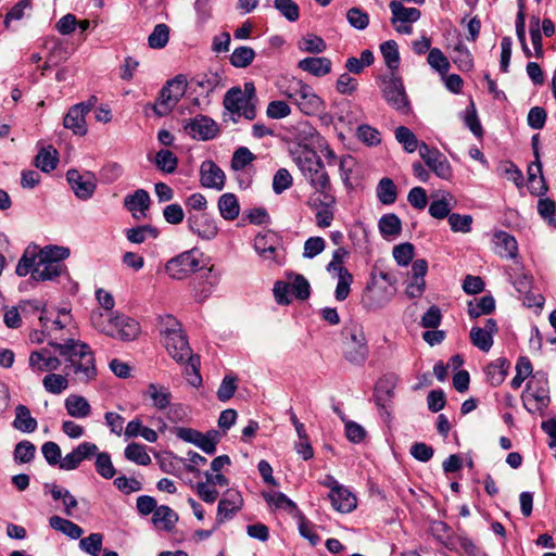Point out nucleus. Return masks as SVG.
Listing matches in <instances>:
<instances>
[{
    "instance_id": "1",
    "label": "nucleus",
    "mask_w": 556,
    "mask_h": 556,
    "mask_svg": "<svg viewBox=\"0 0 556 556\" xmlns=\"http://www.w3.org/2000/svg\"><path fill=\"white\" fill-rule=\"evenodd\" d=\"M294 161L304 178L315 190L317 198L315 204L319 206H332L336 198L332 193L331 181L320 156L309 149H304L298 153Z\"/></svg>"
},
{
    "instance_id": "2",
    "label": "nucleus",
    "mask_w": 556,
    "mask_h": 556,
    "mask_svg": "<svg viewBox=\"0 0 556 556\" xmlns=\"http://www.w3.org/2000/svg\"><path fill=\"white\" fill-rule=\"evenodd\" d=\"M61 356L68 362L75 379L81 383H89L97 377V367L93 352L90 346L79 340L68 339L64 343H53Z\"/></svg>"
},
{
    "instance_id": "3",
    "label": "nucleus",
    "mask_w": 556,
    "mask_h": 556,
    "mask_svg": "<svg viewBox=\"0 0 556 556\" xmlns=\"http://www.w3.org/2000/svg\"><path fill=\"white\" fill-rule=\"evenodd\" d=\"M280 92L305 115H316L325 110V102L314 89L295 77L287 78L279 85Z\"/></svg>"
},
{
    "instance_id": "4",
    "label": "nucleus",
    "mask_w": 556,
    "mask_h": 556,
    "mask_svg": "<svg viewBox=\"0 0 556 556\" xmlns=\"http://www.w3.org/2000/svg\"><path fill=\"white\" fill-rule=\"evenodd\" d=\"M65 271L64 264H56L52 261L43 260L34 251L26 250L22 258L18 261L15 273L20 277L28 274L36 281L53 280Z\"/></svg>"
},
{
    "instance_id": "5",
    "label": "nucleus",
    "mask_w": 556,
    "mask_h": 556,
    "mask_svg": "<svg viewBox=\"0 0 556 556\" xmlns=\"http://www.w3.org/2000/svg\"><path fill=\"white\" fill-rule=\"evenodd\" d=\"M255 88L252 83L244 85V90L240 87L230 88L224 97V108L238 117L243 116L249 121H253L256 117L255 108ZM232 121L237 123V118L232 116Z\"/></svg>"
},
{
    "instance_id": "6",
    "label": "nucleus",
    "mask_w": 556,
    "mask_h": 556,
    "mask_svg": "<svg viewBox=\"0 0 556 556\" xmlns=\"http://www.w3.org/2000/svg\"><path fill=\"white\" fill-rule=\"evenodd\" d=\"M523 405L530 413L546 408L549 404V388L546 374L536 371L527 382Z\"/></svg>"
},
{
    "instance_id": "7",
    "label": "nucleus",
    "mask_w": 556,
    "mask_h": 556,
    "mask_svg": "<svg viewBox=\"0 0 556 556\" xmlns=\"http://www.w3.org/2000/svg\"><path fill=\"white\" fill-rule=\"evenodd\" d=\"M343 334L344 357L352 364H363L367 358L368 348L362 326L351 324L344 328Z\"/></svg>"
},
{
    "instance_id": "8",
    "label": "nucleus",
    "mask_w": 556,
    "mask_h": 556,
    "mask_svg": "<svg viewBox=\"0 0 556 556\" xmlns=\"http://www.w3.org/2000/svg\"><path fill=\"white\" fill-rule=\"evenodd\" d=\"M381 92L387 103L401 114L410 112V104L402 79L394 73L381 79Z\"/></svg>"
},
{
    "instance_id": "9",
    "label": "nucleus",
    "mask_w": 556,
    "mask_h": 556,
    "mask_svg": "<svg viewBox=\"0 0 556 556\" xmlns=\"http://www.w3.org/2000/svg\"><path fill=\"white\" fill-rule=\"evenodd\" d=\"M187 81L182 75L176 76L166 83L161 89L159 98L153 105L154 112L159 116L167 115L179 102L186 92Z\"/></svg>"
},
{
    "instance_id": "10",
    "label": "nucleus",
    "mask_w": 556,
    "mask_h": 556,
    "mask_svg": "<svg viewBox=\"0 0 556 556\" xmlns=\"http://www.w3.org/2000/svg\"><path fill=\"white\" fill-rule=\"evenodd\" d=\"M243 506V498L241 493L236 489H227L217 505V513L215 518V529H218L223 523L232 519Z\"/></svg>"
},
{
    "instance_id": "11",
    "label": "nucleus",
    "mask_w": 556,
    "mask_h": 556,
    "mask_svg": "<svg viewBox=\"0 0 556 556\" xmlns=\"http://www.w3.org/2000/svg\"><path fill=\"white\" fill-rule=\"evenodd\" d=\"M97 103L94 96L90 97L87 102H80L73 105L63 118V126L71 129L75 135L84 136L87 134L86 115Z\"/></svg>"
},
{
    "instance_id": "12",
    "label": "nucleus",
    "mask_w": 556,
    "mask_h": 556,
    "mask_svg": "<svg viewBox=\"0 0 556 556\" xmlns=\"http://www.w3.org/2000/svg\"><path fill=\"white\" fill-rule=\"evenodd\" d=\"M200 261L193 251H186L166 263L165 270L173 279L181 280L199 269Z\"/></svg>"
},
{
    "instance_id": "13",
    "label": "nucleus",
    "mask_w": 556,
    "mask_h": 556,
    "mask_svg": "<svg viewBox=\"0 0 556 556\" xmlns=\"http://www.w3.org/2000/svg\"><path fill=\"white\" fill-rule=\"evenodd\" d=\"M66 179L75 195L83 201L89 200L97 188V178L90 173H79L77 169H70Z\"/></svg>"
},
{
    "instance_id": "14",
    "label": "nucleus",
    "mask_w": 556,
    "mask_h": 556,
    "mask_svg": "<svg viewBox=\"0 0 556 556\" xmlns=\"http://www.w3.org/2000/svg\"><path fill=\"white\" fill-rule=\"evenodd\" d=\"M419 155L430 169L442 179L452 177V168L447 159L437 149H431L427 143L419 146Z\"/></svg>"
},
{
    "instance_id": "15",
    "label": "nucleus",
    "mask_w": 556,
    "mask_h": 556,
    "mask_svg": "<svg viewBox=\"0 0 556 556\" xmlns=\"http://www.w3.org/2000/svg\"><path fill=\"white\" fill-rule=\"evenodd\" d=\"M394 291L384 286H379L372 280L367 285L362 294V304L366 309L375 311L387 305L393 298Z\"/></svg>"
},
{
    "instance_id": "16",
    "label": "nucleus",
    "mask_w": 556,
    "mask_h": 556,
    "mask_svg": "<svg viewBox=\"0 0 556 556\" xmlns=\"http://www.w3.org/2000/svg\"><path fill=\"white\" fill-rule=\"evenodd\" d=\"M185 130L191 138L206 141L216 137L218 126L211 117L197 115L187 122Z\"/></svg>"
},
{
    "instance_id": "17",
    "label": "nucleus",
    "mask_w": 556,
    "mask_h": 556,
    "mask_svg": "<svg viewBox=\"0 0 556 556\" xmlns=\"http://www.w3.org/2000/svg\"><path fill=\"white\" fill-rule=\"evenodd\" d=\"M25 304L29 305L34 311L41 312L39 320L42 334L51 336L54 330L65 328L71 321L70 313L66 309L59 311L56 318L52 320L47 316L46 307L39 301H28Z\"/></svg>"
},
{
    "instance_id": "18",
    "label": "nucleus",
    "mask_w": 556,
    "mask_h": 556,
    "mask_svg": "<svg viewBox=\"0 0 556 556\" xmlns=\"http://www.w3.org/2000/svg\"><path fill=\"white\" fill-rule=\"evenodd\" d=\"M187 222L190 231L202 239L211 240L218 232L215 220L205 212L189 213Z\"/></svg>"
},
{
    "instance_id": "19",
    "label": "nucleus",
    "mask_w": 556,
    "mask_h": 556,
    "mask_svg": "<svg viewBox=\"0 0 556 556\" xmlns=\"http://www.w3.org/2000/svg\"><path fill=\"white\" fill-rule=\"evenodd\" d=\"M200 184L204 188L220 191L226 185L224 170L212 160L203 161L200 165Z\"/></svg>"
},
{
    "instance_id": "20",
    "label": "nucleus",
    "mask_w": 556,
    "mask_h": 556,
    "mask_svg": "<svg viewBox=\"0 0 556 556\" xmlns=\"http://www.w3.org/2000/svg\"><path fill=\"white\" fill-rule=\"evenodd\" d=\"M220 274L213 267L207 268L192 281L193 298L197 302L205 301L218 285Z\"/></svg>"
},
{
    "instance_id": "21",
    "label": "nucleus",
    "mask_w": 556,
    "mask_h": 556,
    "mask_svg": "<svg viewBox=\"0 0 556 556\" xmlns=\"http://www.w3.org/2000/svg\"><path fill=\"white\" fill-rule=\"evenodd\" d=\"M428 271V263L424 258L413 262L410 281L407 283L405 293L410 299L420 298L426 289L425 276Z\"/></svg>"
},
{
    "instance_id": "22",
    "label": "nucleus",
    "mask_w": 556,
    "mask_h": 556,
    "mask_svg": "<svg viewBox=\"0 0 556 556\" xmlns=\"http://www.w3.org/2000/svg\"><path fill=\"white\" fill-rule=\"evenodd\" d=\"M98 452V446L91 442H83L75 447L71 453L62 457L60 469L62 470H74L78 468L85 459H90Z\"/></svg>"
},
{
    "instance_id": "23",
    "label": "nucleus",
    "mask_w": 556,
    "mask_h": 556,
    "mask_svg": "<svg viewBox=\"0 0 556 556\" xmlns=\"http://www.w3.org/2000/svg\"><path fill=\"white\" fill-rule=\"evenodd\" d=\"M29 368L35 374L52 372L61 366V361L51 355L47 348L33 351L28 359Z\"/></svg>"
},
{
    "instance_id": "24",
    "label": "nucleus",
    "mask_w": 556,
    "mask_h": 556,
    "mask_svg": "<svg viewBox=\"0 0 556 556\" xmlns=\"http://www.w3.org/2000/svg\"><path fill=\"white\" fill-rule=\"evenodd\" d=\"M113 324L110 337L114 339L130 341L136 339L140 332L139 324L135 319L125 315L114 316Z\"/></svg>"
},
{
    "instance_id": "25",
    "label": "nucleus",
    "mask_w": 556,
    "mask_h": 556,
    "mask_svg": "<svg viewBox=\"0 0 556 556\" xmlns=\"http://www.w3.org/2000/svg\"><path fill=\"white\" fill-rule=\"evenodd\" d=\"M113 324L110 337L114 339L130 341L136 339L140 332L139 324L135 319L125 315L114 316Z\"/></svg>"
},
{
    "instance_id": "26",
    "label": "nucleus",
    "mask_w": 556,
    "mask_h": 556,
    "mask_svg": "<svg viewBox=\"0 0 556 556\" xmlns=\"http://www.w3.org/2000/svg\"><path fill=\"white\" fill-rule=\"evenodd\" d=\"M279 238L274 231L258 233L254 239L255 252L266 261H275Z\"/></svg>"
},
{
    "instance_id": "27",
    "label": "nucleus",
    "mask_w": 556,
    "mask_h": 556,
    "mask_svg": "<svg viewBox=\"0 0 556 556\" xmlns=\"http://www.w3.org/2000/svg\"><path fill=\"white\" fill-rule=\"evenodd\" d=\"M163 344L168 354L178 363H184L191 354V349L184 332L173 333V337H165Z\"/></svg>"
},
{
    "instance_id": "28",
    "label": "nucleus",
    "mask_w": 556,
    "mask_h": 556,
    "mask_svg": "<svg viewBox=\"0 0 556 556\" xmlns=\"http://www.w3.org/2000/svg\"><path fill=\"white\" fill-rule=\"evenodd\" d=\"M389 8L391 10V24L396 26V24H413L417 22L421 13L416 8H406L404 4L397 0H392L389 3Z\"/></svg>"
},
{
    "instance_id": "29",
    "label": "nucleus",
    "mask_w": 556,
    "mask_h": 556,
    "mask_svg": "<svg viewBox=\"0 0 556 556\" xmlns=\"http://www.w3.org/2000/svg\"><path fill=\"white\" fill-rule=\"evenodd\" d=\"M332 507L340 513H350L356 507V497L343 485L329 493Z\"/></svg>"
},
{
    "instance_id": "30",
    "label": "nucleus",
    "mask_w": 556,
    "mask_h": 556,
    "mask_svg": "<svg viewBox=\"0 0 556 556\" xmlns=\"http://www.w3.org/2000/svg\"><path fill=\"white\" fill-rule=\"evenodd\" d=\"M298 66L313 76L323 77L331 72L332 62L326 56H309L301 60Z\"/></svg>"
},
{
    "instance_id": "31",
    "label": "nucleus",
    "mask_w": 556,
    "mask_h": 556,
    "mask_svg": "<svg viewBox=\"0 0 556 556\" xmlns=\"http://www.w3.org/2000/svg\"><path fill=\"white\" fill-rule=\"evenodd\" d=\"M14 420L12 426L20 432L31 433L38 427L37 420L31 416L29 408L26 405L18 404L14 409Z\"/></svg>"
},
{
    "instance_id": "32",
    "label": "nucleus",
    "mask_w": 556,
    "mask_h": 556,
    "mask_svg": "<svg viewBox=\"0 0 556 556\" xmlns=\"http://www.w3.org/2000/svg\"><path fill=\"white\" fill-rule=\"evenodd\" d=\"M494 243L496 247V253L501 257L514 258L517 255V241L511 235L505 231H497L494 235Z\"/></svg>"
},
{
    "instance_id": "33",
    "label": "nucleus",
    "mask_w": 556,
    "mask_h": 556,
    "mask_svg": "<svg viewBox=\"0 0 556 556\" xmlns=\"http://www.w3.org/2000/svg\"><path fill=\"white\" fill-rule=\"evenodd\" d=\"M65 409L71 417L86 418L91 413V406L86 397L77 394H71L65 399Z\"/></svg>"
},
{
    "instance_id": "34",
    "label": "nucleus",
    "mask_w": 556,
    "mask_h": 556,
    "mask_svg": "<svg viewBox=\"0 0 556 556\" xmlns=\"http://www.w3.org/2000/svg\"><path fill=\"white\" fill-rule=\"evenodd\" d=\"M124 205L134 216H136L137 211L144 215L150 206V195L146 190L138 189L132 194L125 197Z\"/></svg>"
},
{
    "instance_id": "35",
    "label": "nucleus",
    "mask_w": 556,
    "mask_h": 556,
    "mask_svg": "<svg viewBox=\"0 0 556 556\" xmlns=\"http://www.w3.org/2000/svg\"><path fill=\"white\" fill-rule=\"evenodd\" d=\"M509 369V363L506 358L500 357L489 364L485 368V375L489 382L493 387H497L503 383Z\"/></svg>"
},
{
    "instance_id": "36",
    "label": "nucleus",
    "mask_w": 556,
    "mask_h": 556,
    "mask_svg": "<svg viewBox=\"0 0 556 556\" xmlns=\"http://www.w3.org/2000/svg\"><path fill=\"white\" fill-rule=\"evenodd\" d=\"M144 395L148 396L152 401V405L160 410L168 407L172 400V394L168 389L156 383H150Z\"/></svg>"
},
{
    "instance_id": "37",
    "label": "nucleus",
    "mask_w": 556,
    "mask_h": 556,
    "mask_svg": "<svg viewBox=\"0 0 556 556\" xmlns=\"http://www.w3.org/2000/svg\"><path fill=\"white\" fill-rule=\"evenodd\" d=\"M178 520V515L168 506H159L152 517L153 525L161 530L169 531Z\"/></svg>"
},
{
    "instance_id": "38",
    "label": "nucleus",
    "mask_w": 556,
    "mask_h": 556,
    "mask_svg": "<svg viewBox=\"0 0 556 556\" xmlns=\"http://www.w3.org/2000/svg\"><path fill=\"white\" fill-rule=\"evenodd\" d=\"M49 525L52 529L67 535L73 540L79 539L84 533L83 528H80L78 525L60 516L50 517Z\"/></svg>"
},
{
    "instance_id": "39",
    "label": "nucleus",
    "mask_w": 556,
    "mask_h": 556,
    "mask_svg": "<svg viewBox=\"0 0 556 556\" xmlns=\"http://www.w3.org/2000/svg\"><path fill=\"white\" fill-rule=\"evenodd\" d=\"M59 153L55 148L48 146L42 148L35 157V165L45 173L52 172L59 162Z\"/></svg>"
},
{
    "instance_id": "40",
    "label": "nucleus",
    "mask_w": 556,
    "mask_h": 556,
    "mask_svg": "<svg viewBox=\"0 0 556 556\" xmlns=\"http://www.w3.org/2000/svg\"><path fill=\"white\" fill-rule=\"evenodd\" d=\"M218 211L226 220H233L239 216L240 206L233 193H224L218 199Z\"/></svg>"
},
{
    "instance_id": "41",
    "label": "nucleus",
    "mask_w": 556,
    "mask_h": 556,
    "mask_svg": "<svg viewBox=\"0 0 556 556\" xmlns=\"http://www.w3.org/2000/svg\"><path fill=\"white\" fill-rule=\"evenodd\" d=\"M454 197L444 192L440 199L433 200L429 205V214L437 219L448 218L453 208Z\"/></svg>"
},
{
    "instance_id": "42",
    "label": "nucleus",
    "mask_w": 556,
    "mask_h": 556,
    "mask_svg": "<svg viewBox=\"0 0 556 556\" xmlns=\"http://www.w3.org/2000/svg\"><path fill=\"white\" fill-rule=\"evenodd\" d=\"M90 323L94 329L110 337L114 325L113 313L94 309L90 314Z\"/></svg>"
},
{
    "instance_id": "43",
    "label": "nucleus",
    "mask_w": 556,
    "mask_h": 556,
    "mask_svg": "<svg viewBox=\"0 0 556 556\" xmlns=\"http://www.w3.org/2000/svg\"><path fill=\"white\" fill-rule=\"evenodd\" d=\"M378 226L383 238L396 237L402 230L401 219L393 213L383 215Z\"/></svg>"
},
{
    "instance_id": "44",
    "label": "nucleus",
    "mask_w": 556,
    "mask_h": 556,
    "mask_svg": "<svg viewBox=\"0 0 556 556\" xmlns=\"http://www.w3.org/2000/svg\"><path fill=\"white\" fill-rule=\"evenodd\" d=\"M495 308V301L492 295H484L477 300L475 303L473 301H470L468 303V315L471 318H478L481 315H488L492 313Z\"/></svg>"
},
{
    "instance_id": "45",
    "label": "nucleus",
    "mask_w": 556,
    "mask_h": 556,
    "mask_svg": "<svg viewBox=\"0 0 556 556\" xmlns=\"http://www.w3.org/2000/svg\"><path fill=\"white\" fill-rule=\"evenodd\" d=\"M453 62L463 72L471 71L473 67V59L468 48L463 43L458 42L453 49L452 55Z\"/></svg>"
},
{
    "instance_id": "46",
    "label": "nucleus",
    "mask_w": 556,
    "mask_h": 556,
    "mask_svg": "<svg viewBox=\"0 0 556 556\" xmlns=\"http://www.w3.org/2000/svg\"><path fill=\"white\" fill-rule=\"evenodd\" d=\"M380 50L386 65L391 71V73H394L400 64L397 43L394 40H388L380 46Z\"/></svg>"
},
{
    "instance_id": "47",
    "label": "nucleus",
    "mask_w": 556,
    "mask_h": 556,
    "mask_svg": "<svg viewBox=\"0 0 556 556\" xmlns=\"http://www.w3.org/2000/svg\"><path fill=\"white\" fill-rule=\"evenodd\" d=\"M185 375L187 376L188 382L193 387H199L202 383V377L200 375V357L195 354H189L185 362Z\"/></svg>"
},
{
    "instance_id": "48",
    "label": "nucleus",
    "mask_w": 556,
    "mask_h": 556,
    "mask_svg": "<svg viewBox=\"0 0 556 556\" xmlns=\"http://www.w3.org/2000/svg\"><path fill=\"white\" fill-rule=\"evenodd\" d=\"M397 191L392 179L382 178L377 187V197L382 204L390 205L396 200Z\"/></svg>"
},
{
    "instance_id": "49",
    "label": "nucleus",
    "mask_w": 556,
    "mask_h": 556,
    "mask_svg": "<svg viewBox=\"0 0 556 556\" xmlns=\"http://www.w3.org/2000/svg\"><path fill=\"white\" fill-rule=\"evenodd\" d=\"M125 457L137 465L147 466L151 463V457L146 447L139 443H130L124 451Z\"/></svg>"
},
{
    "instance_id": "50",
    "label": "nucleus",
    "mask_w": 556,
    "mask_h": 556,
    "mask_svg": "<svg viewBox=\"0 0 556 556\" xmlns=\"http://www.w3.org/2000/svg\"><path fill=\"white\" fill-rule=\"evenodd\" d=\"M93 456H96L94 467L97 472L104 479H112L115 476L116 470L113 466L110 454L98 451Z\"/></svg>"
},
{
    "instance_id": "51",
    "label": "nucleus",
    "mask_w": 556,
    "mask_h": 556,
    "mask_svg": "<svg viewBox=\"0 0 556 556\" xmlns=\"http://www.w3.org/2000/svg\"><path fill=\"white\" fill-rule=\"evenodd\" d=\"M51 495L55 501L62 500L64 505V514L71 517L73 515V510L78 505L75 496L72 495V493L67 489L58 485H53V488L51 489Z\"/></svg>"
},
{
    "instance_id": "52",
    "label": "nucleus",
    "mask_w": 556,
    "mask_h": 556,
    "mask_svg": "<svg viewBox=\"0 0 556 556\" xmlns=\"http://www.w3.org/2000/svg\"><path fill=\"white\" fill-rule=\"evenodd\" d=\"M36 454V446L28 440L18 442L13 451V458L16 464L30 463Z\"/></svg>"
},
{
    "instance_id": "53",
    "label": "nucleus",
    "mask_w": 556,
    "mask_h": 556,
    "mask_svg": "<svg viewBox=\"0 0 556 556\" xmlns=\"http://www.w3.org/2000/svg\"><path fill=\"white\" fill-rule=\"evenodd\" d=\"M42 386L47 392L60 394L67 389L68 380L63 375L50 372L43 378Z\"/></svg>"
},
{
    "instance_id": "54",
    "label": "nucleus",
    "mask_w": 556,
    "mask_h": 556,
    "mask_svg": "<svg viewBox=\"0 0 556 556\" xmlns=\"http://www.w3.org/2000/svg\"><path fill=\"white\" fill-rule=\"evenodd\" d=\"M395 139L404 147L405 151L408 153H413L417 149L419 150L420 143L408 127L399 126L395 129Z\"/></svg>"
},
{
    "instance_id": "55",
    "label": "nucleus",
    "mask_w": 556,
    "mask_h": 556,
    "mask_svg": "<svg viewBox=\"0 0 556 556\" xmlns=\"http://www.w3.org/2000/svg\"><path fill=\"white\" fill-rule=\"evenodd\" d=\"M255 58V51L251 47L241 46L236 48L230 55V63L235 67L243 68L249 66Z\"/></svg>"
},
{
    "instance_id": "56",
    "label": "nucleus",
    "mask_w": 556,
    "mask_h": 556,
    "mask_svg": "<svg viewBox=\"0 0 556 556\" xmlns=\"http://www.w3.org/2000/svg\"><path fill=\"white\" fill-rule=\"evenodd\" d=\"M156 166L164 173L172 174L178 165L177 156L169 150H160L155 155Z\"/></svg>"
},
{
    "instance_id": "57",
    "label": "nucleus",
    "mask_w": 556,
    "mask_h": 556,
    "mask_svg": "<svg viewBox=\"0 0 556 556\" xmlns=\"http://www.w3.org/2000/svg\"><path fill=\"white\" fill-rule=\"evenodd\" d=\"M299 49L308 53H321L327 49L325 40L316 35H307L299 41Z\"/></svg>"
},
{
    "instance_id": "58",
    "label": "nucleus",
    "mask_w": 556,
    "mask_h": 556,
    "mask_svg": "<svg viewBox=\"0 0 556 556\" xmlns=\"http://www.w3.org/2000/svg\"><path fill=\"white\" fill-rule=\"evenodd\" d=\"M471 343L483 352L490 351L493 345V337L481 327H472L469 333Z\"/></svg>"
},
{
    "instance_id": "59",
    "label": "nucleus",
    "mask_w": 556,
    "mask_h": 556,
    "mask_svg": "<svg viewBox=\"0 0 556 556\" xmlns=\"http://www.w3.org/2000/svg\"><path fill=\"white\" fill-rule=\"evenodd\" d=\"M220 434L217 430H211L206 433L200 432V438L195 442V446L201 448L206 454H214L216 445L219 442Z\"/></svg>"
},
{
    "instance_id": "60",
    "label": "nucleus",
    "mask_w": 556,
    "mask_h": 556,
    "mask_svg": "<svg viewBox=\"0 0 556 556\" xmlns=\"http://www.w3.org/2000/svg\"><path fill=\"white\" fill-rule=\"evenodd\" d=\"M427 61L429 65L441 75H445L451 67L448 59L439 48H432L429 51Z\"/></svg>"
},
{
    "instance_id": "61",
    "label": "nucleus",
    "mask_w": 556,
    "mask_h": 556,
    "mask_svg": "<svg viewBox=\"0 0 556 556\" xmlns=\"http://www.w3.org/2000/svg\"><path fill=\"white\" fill-rule=\"evenodd\" d=\"M169 39V27L166 24H157L148 38L149 46L153 49L164 48Z\"/></svg>"
},
{
    "instance_id": "62",
    "label": "nucleus",
    "mask_w": 556,
    "mask_h": 556,
    "mask_svg": "<svg viewBox=\"0 0 556 556\" xmlns=\"http://www.w3.org/2000/svg\"><path fill=\"white\" fill-rule=\"evenodd\" d=\"M37 255L43 260L52 261L56 264H63L62 261L68 257L70 250L65 247L47 245L41 249Z\"/></svg>"
},
{
    "instance_id": "63",
    "label": "nucleus",
    "mask_w": 556,
    "mask_h": 556,
    "mask_svg": "<svg viewBox=\"0 0 556 556\" xmlns=\"http://www.w3.org/2000/svg\"><path fill=\"white\" fill-rule=\"evenodd\" d=\"M103 543V535L101 533H91L86 538L80 539L79 547L85 553L91 556H98L101 552Z\"/></svg>"
},
{
    "instance_id": "64",
    "label": "nucleus",
    "mask_w": 556,
    "mask_h": 556,
    "mask_svg": "<svg viewBox=\"0 0 556 556\" xmlns=\"http://www.w3.org/2000/svg\"><path fill=\"white\" fill-rule=\"evenodd\" d=\"M274 8L289 22L300 17V8L293 0H274Z\"/></svg>"
}]
</instances>
